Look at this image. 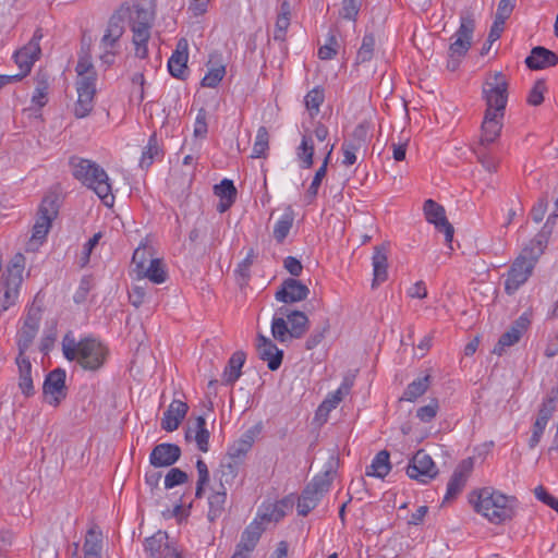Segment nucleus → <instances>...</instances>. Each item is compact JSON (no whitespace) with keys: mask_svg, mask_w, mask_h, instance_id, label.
<instances>
[{"mask_svg":"<svg viewBox=\"0 0 558 558\" xmlns=\"http://www.w3.org/2000/svg\"><path fill=\"white\" fill-rule=\"evenodd\" d=\"M474 510L494 524L510 520L514 514L515 498L507 496L493 487H483L470 494Z\"/></svg>","mask_w":558,"mask_h":558,"instance_id":"nucleus-1","label":"nucleus"},{"mask_svg":"<svg viewBox=\"0 0 558 558\" xmlns=\"http://www.w3.org/2000/svg\"><path fill=\"white\" fill-rule=\"evenodd\" d=\"M69 165L73 177L93 190L104 205L111 207L114 203L112 187L107 172L95 161L78 156H72Z\"/></svg>","mask_w":558,"mask_h":558,"instance_id":"nucleus-2","label":"nucleus"},{"mask_svg":"<svg viewBox=\"0 0 558 558\" xmlns=\"http://www.w3.org/2000/svg\"><path fill=\"white\" fill-rule=\"evenodd\" d=\"M63 355L69 361H76L84 369H99L107 357V348L94 338L76 341L71 332L62 340Z\"/></svg>","mask_w":558,"mask_h":558,"instance_id":"nucleus-3","label":"nucleus"},{"mask_svg":"<svg viewBox=\"0 0 558 558\" xmlns=\"http://www.w3.org/2000/svg\"><path fill=\"white\" fill-rule=\"evenodd\" d=\"M545 246L546 240L544 235L538 234L522 250L507 274L505 281L507 294H514L527 281Z\"/></svg>","mask_w":558,"mask_h":558,"instance_id":"nucleus-4","label":"nucleus"},{"mask_svg":"<svg viewBox=\"0 0 558 558\" xmlns=\"http://www.w3.org/2000/svg\"><path fill=\"white\" fill-rule=\"evenodd\" d=\"M338 465V458L333 454L329 456L323 472L312 478L299 497L296 506L299 515L306 517L318 505L324 495L329 490Z\"/></svg>","mask_w":558,"mask_h":558,"instance_id":"nucleus-5","label":"nucleus"},{"mask_svg":"<svg viewBox=\"0 0 558 558\" xmlns=\"http://www.w3.org/2000/svg\"><path fill=\"white\" fill-rule=\"evenodd\" d=\"M128 12L125 21H129L133 33L132 41L135 46V56L145 59L148 54L147 43L150 38V28L155 12L151 5H146L142 2L128 7Z\"/></svg>","mask_w":558,"mask_h":558,"instance_id":"nucleus-6","label":"nucleus"},{"mask_svg":"<svg viewBox=\"0 0 558 558\" xmlns=\"http://www.w3.org/2000/svg\"><path fill=\"white\" fill-rule=\"evenodd\" d=\"M128 5H121L109 19L105 34L102 35L99 47L102 50L100 60L107 65L114 62L119 53L120 38L125 31V15H128Z\"/></svg>","mask_w":558,"mask_h":558,"instance_id":"nucleus-7","label":"nucleus"},{"mask_svg":"<svg viewBox=\"0 0 558 558\" xmlns=\"http://www.w3.org/2000/svg\"><path fill=\"white\" fill-rule=\"evenodd\" d=\"M25 257L16 253L8 264L1 277L3 298L1 300V312L8 311L17 301L20 287L23 282Z\"/></svg>","mask_w":558,"mask_h":558,"instance_id":"nucleus-8","label":"nucleus"},{"mask_svg":"<svg viewBox=\"0 0 558 558\" xmlns=\"http://www.w3.org/2000/svg\"><path fill=\"white\" fill-rule=\"evenodd\" d=\"M475 28L474 20L470 16H461V24L457 32L452 35L453 41L449 46L447 68L456 71L461 59L471 48L472 36Z\"/></svg>","mask_w":558,"mask_h":558,"instance_id":"nucleus-9","label":"nucleus"},{"mask_svg":"<svg viewBox=\"0 0 558 558\" xmlns=\"http://www.w3.org/2000/svg\"><path fill=\"white\" fill-rule=\"evenodd\" d=\"M508 83L501 72H496L493 80H487L483 85V97L486 101V111H496L505 116L507 106Z\"/></svg>","mask_w":558,"mask_h":558,"instance_id":"nucleus-10","label":"nucleus"},{"mask_svg":"<svg viewBox=\"0 0 558 558\" xmlns=\"http://www.w3.org/2000/svg\"><path fill=\"white\" fill-rule=\"evenodd\" d=\"M59 210L58 198L54 195H48L43 198L38 209L37 219L33 227V241L43 242L50 228L52 220L57 217Z\"/></svg>","mask_w":558,"mask_h":558,"instance_id":"nucleus-11","label":"nucleus"},{"mask_svg":"<svg viewBox=\"0 0 558 558\" xmlns=\"http://www.w3.org/2000/svg\"><path fill=\"white\" fill-rule=\"evenodd\" d=\"M407 474L410 478L426 484L437 476L438 469L432 457L421 449L412 457Z\"/></svg>","mask_w":558,"mask_h":558,"instance_id":"nucleus-12","label":"nucleus"},{"mask_svg":"<svg viewBox=\"0 0 558 558\" xmlns=\"http://www.w3.org/2000/svg\"><path fill=\"white\" fill-rule=\"evenodd\" d=\"M66 374L62 368L49 372L43 385V393L47 403L58 407L65 399L68 388L65 385Z\"/></svg>","mask_w":558,"mask_h":558,"instance_id":"nucleus-13","label":"nucleus"},{"mask_svg":"<svg viewBox=\"0 0 558 558\" xmlns=\"http://www.w3.org/2000/svg\"><path fill=\"white\" fill-rule=\"evenodd\" d=\"M147 558H183L181 551L169 543L168 534L163 531L156 532L145 541Z\"/></svg>","mask_w":558,"mask_h":558,"instance_id":"nucleus-14","label":"nucleus"},{"mask_svg":"<svg viewBox=\"0 0 558 558\" xmlns=\"http://www.w3.org/2000/svg\"><path fill=\"white\" fill-rule=\"evenodd\" d=\"M40 311L31 308L23 322V325L21 329L17 332V348H19V355L17 356H25V352L28 350V348L32 345L34 339L37 336L39 325H40Z\"/></svg>","mask_w":558,"mask_h":558,"instance_id":"nucleus-15","label":"nucleus"},{"mask_svg":"<svg viewBox=\"0 0 558 558\" xmlns=\"http://www.w3.org/2000/svg\"><path fill=\"white\" fill-rule=\"evenodd\" d=\"M368 137L367 128L363 124H359L349 140H345L341 146L343 154L342 163L344 166H352L356 162V154L366 148Z\"/></svg>","mask_w":558,"mask_h":558,"instance_id":"nucleus-16","label":"nucleus"},{"mask_svg":"<svg viewBox=\"0 0 558 558\" xmlns=\"http://www.w3.org/2000/svg\"><path fill=\"white\" fill-rule=\"evenodd\" d=\"M308 294L310 289L306 284L295 278H287L280 284L275 298L279 302L291 304L306 300Z\"/></svg>","mask_w":558,"mask_h":558,"instance_id":"nucleus-17","label":"nucleus"},{"mask_svg":"<svg viewBox=\"0 0 558 558\" xmlns=\"http://www.w3.org/2000/svg\"><path fill=\"white\" fill-rule=\"evenodd\" d=\"M529 325L530 320L525 316H520L518 319H515L511 327L500 336L498 342L493 349V353L502 355L506 348L519 342L523 333L526 331Z\"/></svg>","mask_w":558,"mask_h":558,"instance_id":"nucleus-18","label":"nucleus"},{"mask_svg":"<svg viewBox=\"0 0 558 558\" xmlns=\"http://www.w3.org/2000/svg\"><path fill=\"white\" fill-rule=\"evenodd\" d=\"M256 348L259 359L267 362V366L270 371H277L281 366L283 351L278 349L269 338L258 333Z\"/></svg>","mask_w":558,"mask_h":558,"instance_id":"nucleus-19","label":"nucleus"},{"mask_svg":"<svg viewBox=\"0 0 558 558\" xmlns=\"http://www.w3.org/2000/svg\"><path fill=\"white\" fill-rule=\"evenodd\" d=\"M181 457V449L174 444H159L154 447L149 462L155 468H166L174 464Z\"/></svg>","mask_w":558,"mask_h":558,"instance_id":"nucleus-20","label":"nucleus"},{"mask_svg":"<svg viewBox=\"0 0 558 558\" xmlns=\"http://www.w3.org/2000/svg\"><path fill=\"white\" fill-rule=\"evenodd\" d=\"M256 434L257 430L255 428H250L243 433L239 439L229 446L226 459L241 465L253 447Z\"/></svg>","mask_w":558,"mask_h":558,"instance_id":"nucleus-21","label":"nucleus"},{"mask_svg":"<svg viewBox=\"0 0 558 558\" xmlns=\"http://www.w3.org/2000/svg\"><path fill=\"white\" fill-rule=\"evenodd\" d=\"M471 470V460H464L457 466L447 484V492L442 502L450 501L461 493L462 488L466 483V478Z\"/></svg>","mask_w":558,"mask_h":558,"instance_id":"nucleus-22","label":"nucleus"},{"mask_svg":"<svg viewBox=\"0 0 558 558\" xmlns=\"http://www.w3.org/2000/svg\"><path fill=\"white\" fill-rule=\"evenodd\" d=\"M504 116L496 111H485L482 123L481 142L482 146L494 143L500 135Z\"/></svg>","mask_w":558,"mask_h":558,"instance_id":"nucleus-23","label":"nucleus"},{"mask_svg":"<svg viewBox=\"0 0 558 558\" xmlns=\"http://www.w3.org/2000/svg\"><path fill=\"white\" fill-rule=\"evenodd\" d=\"M558 63V56L542 46H536L531 50L530 56L525 59V64L531 70H542L555 66Z\"/></svg>","mask_w":558,"mask_h":558,"instance_id":"nucleus-24","label":"nucleus"},{"mask_svg":"<svg viewBox=\"0 0 558 558\" xmlns=\"http://www.w3.org/2000/svg\"><path fill=\"white\" fill-rule=\"evenodd\" d=\"M189 407L181 400H173L161 418V428L167 432L175 430L187 413Z\"/></svg>","mask_w":558,"mask_h":558,"instance_id":"nucleus-25","label":"nucleus"},{"mask_svg":"<svg viewBox=\"0 0 558 558\" xmlns=\"http://www.w3.org/2000/svg\"><path fill=\"white\" fill-rule=\"evenodd\" d=\"M187 62V41L181 38L177 44V49L168 60L169 73L177 78H182Z\"/></svg>","mask_w":558,"mask_h":558,"instance_id":"nucleus-26","label":"nucleus"},{"mask_svg":"<svg viewBox=\"0 0 558 558\" xmlns=\"http://www.w3.org/2000/svg\"><path fill=\"white\" fill-rule=\"evenodd\" d=\"M278 314L287 317V322L290 326L293 338L299 339L303 337V335L308 329L310 322L303 312L290 311L288 307L282 306L278 310Z\"/></svg>","mask_w":558,"mask_h":558,"instance_id":"nucleus-27","label":"nucleus"},{"mask_svg":"<svg viewBox=\"0 0 558 558\" xmlns=\"http://www.w3.org/2000/svg\"><path fill=\"white\" fill-rule=\"evenodd\" d=\"M16 365L19 368V388L24 397L29 398L35 395V387L32 377V364L26 356H17Z\"/></svg>","mask_w":558,"mask_h":558,"instance_id":"nucleus-28","label":"nucleus"},{"mask_svg":"<svg viewBox=\"0 0 558 558\" xmlns=\"http://www.w3.org/2000/svg\"><path fill=\"white\" fill-rule=\"evenodd\" d=\"M240 465L227 459L222 460L219 469L215 472L214 478L216 487L228 490L239 474Z\"/></svg>","mask_w":558,"mask_h":558,"instance_id":"nucleus-29","label":"nucleus"},{"mask_svg":"<svg viewBox=\"0 0 558 558\" xmlns=\"http://www.w3.org/2000/svg\"><path fill=\"white\" fill-rule=\"evenodd\" d=\"M290 506L287 499L276 502L263 504L257 513V520L262 522H278L286 515V509Z\"/></svg>","mask_w":558,"mask_h":558,"instance_id":"nucleus-30","label":"nucleus"},{"mask_svg":"<svg viewBox=\"0 0 558 558\" xmlns=\"http://www.w3.org/2000/svg\"><path fill=\"white\" fill-rule=\"evenodd\" d=\"M373 265V281L372 288H377L380 283L388 278V260L386 252L383 247L376 246L372 257Z\"/></svg>","mask_w":558,"mask_h":558,"instance_id":"nucleus-31","label":"nucleus"},{"mask_svg":"<svg viewBox=\"0 0 558 558\" xmlns=\"http://www.w3.org/2000/svg\"><path fill=\"white\" fill-rule=\"evenodd\" d=\"M102 551V533L96 525L89 527L86 533L83 553L84 558H101Z\"/></svg>","mask_w":558,"mask_h":558,"instance_id":"nucleus-32","label":"nucleus"},{"mask_svg":"<svg viewBox=\"0 0 558 558\" xmlns=\"http://www.w3.org/2000/svg\"><path fill=\"white\" fill-rule=\"evenodd\" d=\"M264 531L265 526L262 524V522L255 519L243 531L241 539L236 546L252 553L255 549Z\"/></svg>","mask_w":558,"mask_h":558,"instance_id":"nucleus-33","label":"nucleus"},{"mask_svg":"<svg viewBox=\"0 0 558 558\" xmlns=\"http://www.w3.org/2000/svg\"><path fill=\"white\" fill-rule=\"evenodd\" d=\"M264 531L265 526L262 524V522L255 519L243 531L241 539L236 546L252 553L255 549Z\"/></svg>","mask_w":558,"mask_h":558,"instance_id":"nucleus-34","label":"nucleus"},{"mask_svg":"<svg viewBox=\"0 0 558 558\" xmlns=\"http://www.w3.org/2000/svg\"><path fill=\"white\" fill-rule=\"evenodd\" d=\"M245 357L243 351H236L231 355L222 374V383L225 385H233L240 378Z\"/></svg>","mask_w":558,"mask_h":558,"instance_id":"nucleus-35","label":"nucleus"},{"mask_svg":"<svg viewBox=\"0 0 558 558\" xmlns=\"http://www.w3.org/2000/svg\"><path fill=\"white\" fill-rule=\"evenodd\" d=\"M352 384L351 379L345 378L341 386L319 405L317 415H327L331 410L336 409L343 397L349 393Z\"/></svg>","mask_w":558,"mask_h":558,"instance_id":"nucleus-36","label":"nucleus"},{"mask_svg":"<svg viewBox=\"0 0 558 558\" xmlns=\"http://www.w3.org/2000/svg\"><path fill=\"white\" fill-rule=\"evenodd\" d=\"M391 470L389 460V452L387 450L379 451L373 459L369 466L366 468L365 474L367 476H374L384 478Z\"/></svg>","mask_w":558,"mask_h":558,"instance_id":"nucleus-37","label":"nucleus"},{"mask_svg":"<svg viewBox=\"0 0 558 558\" xmlns=\"http://www.w3.org/2000/svg\"><path fill=\"white\" fill-rule=\"evenodd\" d=\"M227 501V490L216 487L214 485L211 487V494L208 497V519L210 521H215L217 518H219L223 510H225V504Z\"/></svg>","mask_w":558,"mask_h":558,"instance_id":"nucleus-38","label":"nucleus"},{"mask_svg":"<svg viewBox=\"0 0 558 558\" xmlns=\"http://www.w3.org/2000/svg\"><path fill=\"white\" fill-rule=\"evenodd\" d=\"M430 385V376L425 375L423 377H418L410 383L403 391L400 401H409L414 402L421 396H423Z\"/></svg>","mask_w":558,"mask_h":558,"instance_id":"nucleus-39","label":"nucleus"},{"mask_svg":"<svg viewBox=\"0 0 558 558\" xmlns=\"http://www.w3.org/2000/svg\"><path fill=\"white\" fill-rule=\"evenodd\" d=\"M192 432H195L194 439L196 441L197 448L202 452H207L209 450V437L210 434L206 428V421L203 416H198L195 422L194 428L190 427L186 432V439H190Z\"/></svg>","mask_w":558,"mask_h":558,"instance_id":"nucleus-40","label":"nucleus"},{"mask_svg":"<svg viewBox=\"0 0 558 558\" xmlns=\"http://www.w3.org/2000/svg\"><path fill=\"white\" fill-rule=\"evenodd\" d=\"M291 10H290V3L288 1H283L280 5V11L278 13L276 24H275V32H274V39L277 41H284L287 31L290 26V20H291Z\"/></svg>","mask_w":558,"mask_h":558,"instance_id":"nucleus-41","label":"nucleus"},{"mask_svg":"<svg viewBox=\"0 0 558 558\" xmlns=\"http://www.w3.org/2000/svg\"><path fill=\"white\" fill-rule=\"evenodd\" d=\"M426 220L434 225L435 228L444 226L448 222L445 208L433 199H426L423 206Z\"/></svg>","mask_w":558,"mask_h":558,"instance_id":"nucleus-42","label":"nucleus"},{"mask_svg":"<svg viewBox=\"0 0 558 558\" xmlns=\"http://www.w3.org/2000/svg\"><path fill=\"white\" fill-rule=\"evenodd\" d=\"M294 221V211L289 206L284 209V213L279 218L274 227V238L278 243H282L288 236Z\"/></svg>","mask_w":558,"mask_h":558,"instance_id":"nucleus-43","label":"nucleus"},{"mask_svg":"<svg viewBox=\"0 0 558 558\" xmlns=\"http://www.w3.org/2000/svg\"><path fill=\"white\" fill-rule=\"evenodd\" d=\"M138 276V280H143L145 278L149 279L151 282L156 284H160L166 281L167 272L165 270V266L160 259L155 258L151 259L148 267H145Z\"/></svg>","mask_w":558,"mask_h":558,"instance_id":"nucleus-44","label":"nucleus"},{"mask_svg":"<svg viewBox=\"0 0 558 558\" xmlns=\"http://www.w3.org/2000/svg\"><path fill=\"white\" fill-rule=\"evenodd\" d=\"M314 150V141L312 136L303 135L302 142L296 149V155L303 169H310L313 166Z\"/></svg>","mask_w":558,"mask_h":558,"instance_id":"nucleus-45","label":"nucleus"},{"mask_svg":"<svg viewBox=\"0 0 558 558\" xmlns=\"http://www.w3.org/2000/svg\"><path fill=\"white\" fill-rule=\"evenodd\" d=\"M376 40L373 34H365L357 50L355 64L360 65L372 60L375 52Z\"/></svg>","mask_w":558,"mask_h":558,"instance_id":"nucleus-46","label":"nucleus"},{"mask_svg":"<svg viewBox=\"0 0 558 558\" xmlns=\"http://www.w3.org/2000/svg\"><path fill=\"white\" fill-rule=\"evenodd\" d=\"M271 335L279 342H286L289 339L293 338L288 322L284 319V316H278V313L274 316L271 320Z\"/></svg>","mask_w":558,"mask_h":558,"instance_id":"nucleus-47","label":"nucleus"},{"mask_svg":"<svg viewBox=\"0 0 558 558\" xmlns=\"http://www.w3.org/2000/svg\"><path fill=\"white\" fill-rule=\"evenodd\" d=\"M269 147V134L266 126H259L256 133L255 142L252 149L253 158H263Z\"/></svg>","mask_w":558,"mask_h":558,"instance_id":"nucleus-48","label":"nucleus"},{"mask_svg":"<svg viewBox=\"0 0 558 558\" xmlns=\"http://www.w3.org/2000/svg\"><path fill=\"white\" fill-rule=\"evenodd\" d=\"M332 150H333V145L330 146V148L323 161V165L318 168V170L316 171V173L314 175V179H313V181L307 190V193H306V195L310 198L316 197V195L318 193L320 183H322L323 179L326 177L329 158H330Z\"/></svg>","mask_w":558,"mask_h":558,"instance_id":"nucleus-49","label":"nucleus"},{"mask_svg":"<svg viewBox=\"0 0 558 558\" xmlns=\"http://www.w3.org/2000/svg\"><path fill=\"white\" fill-rule=\"evenodd\" d=\"M160 155V149L158 145V140L156 134H153L149 140L148 144L145 147L142 158L140 161V166L142 168H148L151 163L155 157H158Z\"/></svg>","mask_w":558,"mask_h":558,"instance_id":"nucleus-50","label":"nucleus"},{"mask_svg":"<svg viewBox=\"0 0 558 558\" xmlns=\"http://www.w3.org/2000/svg\"><path fill=\"white\" fill-rule=\"evenodd\" d=\"M363 0H342L339 15L348 21H355Z\"/></svg>","mask_w":558,"mask_h":558,"instance_id":"nucleus-51","label":"nucleus"},{"mask_svg":"<svg viewBox=\"0 0 558 558\" xmlns=\"http://www.w3.org/2000/svg\"><path fill=\"white\" fill-rule=\"evenodd\" d=\"M306 109L311 112V116H315L319 112V107L324 101V93L318 88L310 90L305 96Z\"/></svg>","mask_w":558,"mask_h":558,"instance_id":"nucleus-52","label":"nucleus"},{"mask_svg":"<svg viewBox=\"0 0 558 558\" xmlns=\"http://www.w3.org/2000/svg\"><path fill=\"white\" fill-rule=\"evenodd\" d=\"M339 43L333 34H329L326 44L318 49V57L322 60H330L337 54Z\"/></svg>","mask_w":558,"mask_h":558,"instance_id":"nucleus-53","label":"nucleus"},{"mask_svg":"<svg viewBox=\"0 0 558 558\" xmlns=\"http://www.w3.org/2000/svg\"><path fill=\"white\" fill-rule=\"evenodd\" d=\"M226 74V68L223 65H219L217 68L210 69L207 74L202 80V86L204 87H216Z\"/></svg>","mask_w":558,"mask_h":558,"instance_id":"nucleus-54","label":"nucleus"},{"mask_svg":"<svg viewBox=\"0 0 558 558\" xmlns=\"http://www.w3.org/2000/svg\"><path fill=\"white\" fill-rule=\"evenodd\" d=\"M439 410V403L437 399H432L428 404L421 407L416 411V416L424 423L433 421Z\"/></svg>","mask_w":558,"mask_h":558,"instance_id":"nucleus-55","label":"nucleus"},{"mask_svg":"<svg viewBox=\"0 0 558 558\" xmlns=\"http://www.w3.org/2000/svg\"><path fill=\"white\" fill-rule=\"evenodd\" d=\"M214 191L220 198L235 201L236 189L232 180L223 179L219 184L215 185Z\"/></svg>","mask_w":558,"mask_h":558,"instance_id":"nucleus-56","label":"nucleus"},{"mask_svg":"<svg viewBox=\"0 0 558 558\" xmlns=\"http://www.w3.org/2000/svg\"><path fill=\"white\" fill-rule=\"evenodd\" d=\"M546 90L545 81L538 80L533 85L527 96V102L531 106H539L544 101V93Z\"/></svg>","mask_w":558,"mask_h":558,"instance_id":"nucleus-57","label":"nucleus"},{"mask_svg":"<svg viewBox=\"0 0 558 558\" xmlns=\"http://www.w3.org/2000/svg\"><path fill=\"white\" fill-rule=\"evenodd\" d=\"M187 481V474L177 468L171 469L165 477V487L167 489L173 488L177 485H181Z\"/></svg>","mask_w":558,"mask_h":558,"instance_id":"nucleus-58","label":"nucleus"},{"mask_svg":"<svg viewBox=\"0 0 558 558\" xmlns=\"http://www.w3.org/2000/svg\"><path fill=\"white\" fill-rule=\"evenodd\" d=\"M555 411L554 398H545L539 407L536 421L547 424Z\"/></svg>","mask_w":558,"mask_h":558,"instance_id":"nucleus-59","label":"nucleus"},{"mask_svg":"<svg viewBox=\"0 0 558 558\" xmlns=\"http://www.w3.org/2000/svg\"><path fill=\"white\" fill-rule=\"evenodd\" d=\"M77 93H84L95 96L96 94V74L86 75L76 82Z\"/></svg>","mask_w":558,"mask_h":558,"instance_id":"nucleus-60","label":"nucleus"},{"mask_svg":"<svg viewBox=\"0 0 558 558\" xmlns=\"http://www.w3.org/2000/svg\"><path fill=\"white\" fill-rule=\"evenodd\" d=\"M207 132V111L204 108H201L195 119L194 135L196 137H205Z\"/></svg>","mask_w":558,"mask_h":558,"instance_id":"nucleus-61","label":"nucleus"},{"mask_svg":"<svg viewBox=\"0 0 558 558\" xmlns=\"http://www.w3.org/2000/svg\"><path fill=\"white\" fill-rule=\"evenodd\" d=\"M329 330V324L326 323L322 328L314 329L305 342V348L312 350L316 348L325 338L326 332Z\"/></svg>","mask_w":558,"mask_h":558,"instance_id":"nucleus-62","label":"nucleus"},{"mask_svg":"<svg viewBox=\"0 0 558 558\" xmlns=\"http://www.w3.org/2000/svg\"><path fill=\"white\" fill-rule=\"evenodd\" d=\"M507 19L506 17H502V16H499V15H495V20H494V23L489 29V33H488V37H487V41L489 43H494L496 41L497 39L500 38L504 29H505V23H506Z\"/></svg>","mask_w":558,"mask_h":558,"instance_id":"nucleus-63","label":"nucleus"},{"mask_svg":"<svg viewBox=\"0 0 558 558\" xmlns=\"http://www.w3.org/2000/svg\"><path fill=\"white\" fill-rule=\"evenodd\" d=\"M41 35H38L37 32L34 34L33 38L29 43L24 46L21 50L24 51L32 60L35 62L40 56V47L39 39Z\"/></svg>","mask_w":558,"mask_h":558,"instance_id":"nucleus-64","label":"nucleus"}]
</instances>
